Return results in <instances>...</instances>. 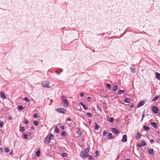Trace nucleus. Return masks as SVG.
I'll return each mask as SVG.
<instances>
[{
    "label": "nucleus",
    "mask_w": 160,
    "mask_h": 160,
    "mask_svg": "<svg viewBox=\"0 0 160 160\" xmlns=\"http://www.w3.org/2000/svg\"><path fill=\"white\" fill-rule=\"evenodd\" d=\"M3 125V122H0V127H2Z\"/></svg>",
    "instance_id": "44"
},
{
    "label": "nucleus",
    "mask_w": 160,
    "mask_h": 160,
    "mask_svg": "<svg viewBox=\"0 0 160 160\" xmlns=\"http://www.w3.org/2000/svg\"><path fill=\"white\" fill-rule=\"evenodd\" d=\"M124 92V90H119L117 92V94H121L123 93Z\"/></svg>",
    "instance_id": "24"
},
{
    "label": "nucleus",
    "mask_w": 160,
    "mask_h": 160,
    "mask_svg": "<svg viewBox=\"0 0 160 160\" xmlns=\"http://www.w3.org/2000/svg\"><path fill=\"white\" fill-rule=\"evenodd\" d=\"M104 97L105 98H107L108 97V95H106V96H104Z\"/></svg>",
    "instance_id": "55"
},
{
    "label": "nucleus",
    "mask_w": 160,
    "mask_h": 160,
    "mask_svg": "<svg viewBox=\"0 0 160 160\" xmlns=\"http://www.w3.org/2000/svg\"><path fill=\"white\" fill-rule=\"evenodd\" d=\"M23 136L25 139H27L28 138V135L27 134H24L23 135Z\"/></svg>",
    "instance_id": "35"
},
{
    "label": "nucleus",
    "mask_w": 160,
    "mask_h": 160,
    "mask_svg": "<svg viewBox=\"0 0 160 160\" xmlns=\"http://www.w3.org/2000/svg\"><path fill=\"white\" fill-rule=\"evenodd\" d=\"M155 75H156V77L158 79L160 80V74L158 72H156L155 73Z\"/></svg>",
    "instance_id": "18"
},
{
    "label": "nucleus",
    "mask_w": 160,
    "mask_h": 160,
    "mask_svg": "<svg viewBox=\"0 0 160 160\" xmlns=\"http://www.w3.org/2000/svg\"><path fill=\"white\" fill-rule=\"evenodd\" d=\"M94 124L95 125V129L96 130H98L99 128H100L99 126L97 124V123L96 122L94 123Z\"/></svg>",
    "instance_id": "22"
},
{
    "label": "nucleus",
    "mask_w": 160,
    "mask_h": 160,
    "mask_svg": "<svg viewBox=\"0 0 160 160\" xmlns=\"http://www.w3.org/2000/svg\"><path fill=\"white\" fill-rule=\"evenodd\" d=\"M61 72H62L63 71V70L62 69H60V70Z\"/></svg>",
    "instance_id": "56"
},
{
    "label": "nucleus",
    "mask_w": 160,
    "mask_h": 160,
    "mask_svg": "<svg viewBox=\"0 0 160 160\" xmlns=\"http://www.w3.org/2000/svg\"><path fill=\"white\" fill-rule=\"evenodd\" d=\"M62 136H65L67 135V132L65 131H62L61 133Z\"/></svg>",
    "instance_id": "33"
},
{
    "label": "nucleus",
    "mask_w": 160,
    "mask_h": 160,
    "mask_svg": "<svg viewBox=\"0 0 160 160\" xmlns=\"http://www.w3.org/2000/svg\"><path fill=\"white\" fill-rule=\"evenodd\" d=\"M152 111L155 113H158L159 109L156 106H153L152 108Z\"/></svg>",
    "instance_id": "8"
},
{
    "label": "nucleus",
    "mask_w": 160,
    "mask_h": 160,
    "mask_svg": "<svg viewBox=\"0 0 160 160\" xmlns=\"http://www.w3.org/2000/svg\"><path fill=\"white\" fill-rule=\"evenodd\" d=\"M112 131L113 133L118 134L119 133V131L115 128H112Z\"/></svg>",
    "instance_id": "7"
},
{
    "label": "nucleus",
    "mask_w": 160,
    "mask_h": 160,
    "mask_svg": "<svg viewBox=\"0 0 160 160\" xmlns=\"http://www.w3.org/2000/svg\"><path fill=\"white\" fill-rule=\"evenodd\" d=\"M67 153L64 152L62 153L61 156H62L63 157H66L67 156Z\"/></svg>",
    "instance_id": "37"
},
{
    "label": "nucleus",
    "mask_w": 160,
    "mask_h": 160,
    "mask_svg": "<svg viewBox=\"0 0 160 160\" xmlns=\"http://www.w3.org/2000/svg\"><path fill=\"white\" fill-rule=\"evenodd\" d=\"M0 96L1 98L3 99L7 98V97L5 95V93L3 91H1L0 92Z\"/></svg>",
    "instance_id": "6"
},
{
    "label": "nucleus",
    "mask_w": 160,
    "mask_h": 160,
    "mask_svg": "<svg viewBox=\"0 0 160 160\" xmlns=\"http://www.w3.org/2000/svg\"><path fill=\"white\" fill-rule=\"evenodd\" d=\"M106 87H107V88H108L109 90H111L112 87H111V85L110 84L107 83L106 84Z\"/></svg>",
    "instance_id": "23"
},
{
    "label": "nucleus",
    "mask_w": 160,
    "mask_h": 160,
    "mask_svg": "<svg viewBox=\"0 0 160 160\" xmlns=\"http://www.w3.org/2000/svg\"><path fill=\"white\" fill-rule=\"evenodd\" d=\"M59 130L58 128V127L57 126H56L55 127V131L57 133H58L59 132Z\"/></svg>",
    "instance_id": "26"
},
{
    "label": "nucleus",
    "mask_w": 160,
    "mask_h": 160,
    "mask_svg": "<svg viewBox=\"0 0 160 160\" xmlns=\"http://www.w3.org/2000/svg\"><path fill=\"white\" fill-rule=\"evenodd\" d=\"M148 152L151 155H153L154 154V152L153 150L152 149L148 148Z\"/></svg>",
    "instance_id": "11"
},
{
    "label": "nucleus",
    "mask_w": 160,
    "mask_h": 160,
    "mask_svg": "<svg viewBox=\"0 0 160 160\" xmlns=\"http://www.w3.org/2000/svg\"><path fill=\"white\" fill-rule=\"evenodd\" d=\"M107 134V131H104L103 133V135L104 136H106V135Z\"/></svg>",
    "instance_id": "43"
},
{
    "label": "nucleus",
    "mask_w": 160,
    "mask_h": 160,
    "mask_svg": "<svg viewBox=\"0 0 160 160\" xmlns=\"http://www.w3.org/2000/svg\"><path fill=\"white\" fill-rule=\"evenodd\" d=\"M144 129L146 131L149 130L150 129L149 128L146 126H145L144 127Z\"/></svg>",
    "instance_id": "30"
},
{
    "label": "nucleus",
    "mask_w": 160,
    "mask_h": 160,
    "mask_svg": "<svg viewBox=\"0 0 160 160\" xmlns=\"http://www.w3.org/2000/svg\"><path fill=\"white\" fill-rule=\"evenodd\" d=\"M131 72L132 73H135V69L134 68L131 67L130 68Z\"/></svg>",
    "instance_id": "21"
},
{
    "label": "nucleus",
    "mask_w": 160,
    "mask_h": 160,
    "mask_svg": "<svg viewBox=\"0 0 160 160\" xmlns=\"http://www.w3.org/2000/svg\"><path fill=\"white\" fill-rule=\"evenodd\" d=\"M88 154H86L85 153V152L83 151V150H82L80 153V157L83 158H86L87 157V155H88Z\"/></svg>",
    "instance_id": "5"
},
{
    "label": "nucleus",
    "mask_w": 160,
    "mask_h": 160,
    "mask_svg": "<svg viewBox=\"0 0 160 160\" xmlns=\"http://www.w3.org/2000/svg\"><path fill=\"white\" fill-rule=\"evenodd\" d=\"M144 117H145L144 114H143L142 115V119L141 120L142 121L143 120V118Z\"/></svg>",
    "instance_id": "49"
},
{
    "label": "nucleus",
    "mask_w": 160,
    "mask_h": 160,
    "mask_svg": "<svg viewBox=\"0 0 160 160\" xmlns=\"http://www.w3.org/2000/svg\"><path fill=\"white\" fill-rule=\"evenodd\" d=\"M125 102L129 103L130 101V99L129 98H125L124 100Z\"/></svg>",
    "instance_id": "25"
},
{
    "label": "nucleus",
    "mask_w": 160,
    "mask_h": 160,
    "mask_svg": "<svg viewBox=\"0 0 160 160\" xmlns=\"http://www.w3.org/2000/svg\"><path fill=\"white\" fill-rule=\"evenodd\" d=\"M67 121H71V119L70 118H68L67 119Z\"/></svg>",
    "instance_id": "53"
},
{
    "label": "nucleus",
    "mask_w": 160,
    "mask_h": 160,
    "mask_svg": "<svg viewBox=\"0 0 160 160\" xmlns=\"http://www.w3.org/2000/svg\"><path fill=\"white\" fill-rule=\"evenodd\" d=\"M107 136L110 139H111L113 138L112 134L111 133H109Z\"/></svg>",
    "instance_id": "16"
},
{
    "label": "nucleus",
    "mask_w": 160,
    "mask_h": 160,
    "mask_svg": "<svg viewBox=\"0 0 160 160\" xmlns=\"http://www.w3.org/2000/svg\"><path fill=\"white\" fill-rule=\"evenodd\" d=\"M97 107L98 109L99 107L98 105H97Z\"/></svg>",
    "instance_id": "60"
},
{
    "label": "nucleus",
    "mask_w": 160,
    "mask_h": 160,
    "mask_svg": "<svg viewBox=\"0 0 160 160\" xmlns=\"http://www.w3.org/2000/svg\"><path fill=\"white\" fill-rule=\"evenodd\" d=\"M33 123L35 126H37L38 125L39 122L38 121H35L33 122Z\"/></svg>",
    "instance_id": "32"
},
{
    "label": "nucleus",
    "mask_w": 160,
    "mask_h": 160,
    "mask_svg": "<svg viewBox=\"0 0 160 160\" xmlns=\"http://www.w3.org/2000/svg\"><path fill=\"white\" fill-rule=\"evenodd\" d=\"M0 152L1 153H2L3 152L2 148H0Z\"/></svg>",
    "instance_id": "51"
},
{
    "label": "nucleus",
    "mask_w": 160,
    "mask_h": 160,
    "mask_svg": "<svg viewBox=\"0 0 160 160\" xmlns=\"http://www.w3.org/2000/svg\"><path fill=\"white\" fill-rule=\"evenodd\" d=\"M118 87L117 85H115L113 86L112 87V90L114 91H116L117 90Z\"/></svg>",
    "instance_id": "20"
},
{
    "label": "nucleus",
    "mask_w": 160,
    "mask_h": 160,
    "mask_svg": "<svg viewBox=\"0 0 160 160\" xmlns=\"http://www.w3.org/2000/svg\"><path fill=\"white\" fill-rule=\"evenodd\" d=\"M4 151L5 152L7 153L9 152V149L8 148H5Z\"/></svg>",
    "instance_id": "31"
},
{
    "label": "nucleus",
    "mask_w": 160,
    "mask_h": 160,
    "mask_svg": "<svg viewBox=\"0 0 160 160\" xmlns=\"http://www.w3.org/2000/svg\"><path fill=\"white\" fill-rule=\"evenodd\" d=\"M91 98L90 97H88V98H87V99H91Z\"/></svg>",
    "instance_id": "59"
},
{
    "label": "nucleus",
    "mask_w": 160,
    "mask_h": 160,
    "mask_svg": "<svg viewBox=\"0 0 160 160\" xmlns=\"http://www.w3.org/2000/svg\"><path fill=\"white\" fill-rule=\"evenodd\" d=\"M145 103V101H142L139 102L138 104L137 107L138 108L139 107L141 106H143Z\"/></svg>",
    "instance_id": "10"
},
{
    "label": "nucleus",
    "mask_w": 160,
    "mask_h": 160,
    "mask_svg": "<svg viewBox=\"0 0 160 160\" xmlns=\"http://www.w3.org/2000/svg\"><path fill=\"white\" fill-rule=\"evenodd\" d=\"M90 150V148L88 147L86 149H84L83 151H84L85 153L88 154Z\"/></svg>",
    "instance_id": "17"
},
{
    "label": "nucleus",
    "mask_w": 160,
    "mask_h": 160,
    "mask_svg": "<svg viewBox=\"0 0 160 160\" xmlns=\"http://www.w3.org/2000/svg\"><path fill=\"white\" fill-rule=\"evenodd\" d=\"M28 134H29V135H30L32 134V133L31 132H29Z\"/></svg>",
    "instance_id": "58"
},
{
    "label": "nucleus",
    "mask_w": 160,
    "mask_h": 160,
    "mask_svg": "<svg viewBox=\"0 0 160 160\" xmlns=\"http://www.w3.org/2000/svg\"><path fill=\"white\" fill-rule=\"evenodd\" d=\"M87 157L89 160H94V159L89 154L87 155V157Z\"/></svg>",
    "instance_id": "19"
},
{
    "label": "nucleus",
    "mask_w": 160,
    "mask_h": 160,
    "mask_svg": "<svg viewBox=\"0 0 160 160\" xmlns=\"http://www.w3.org/2000/svg\"><path fill=\"white\" fill-rule=\"evenodd\" d=\"M23 99L24 100L26 101V102H30V100L27 97H25V98H23Z\"/></svg>",
    "instance_id": "28"
},
{
    "label": "nucleus",
    "mask_w": 160,
    "mask_h": 160,
    "mask_svg": "<svg viewBox=\"0 0 160 160\" xmlns=\"http://www.w3.org/2000/svg\"><path fill=\"white\" fill-rule=\"evenodd\" d=\"M18 109L20 110H22L23 109V108L22 106L20 105L18 107Z\"/></svg>",
    "instance_id": "34"
},
{
    "label": "nucleus",
    "mask_w": 160,
    "mask_h": 160,
    "mask_svg": "<svg viewBox=\"0 0 160 160\" xmlns=\"http://www.w3.org/2000/svg\"><path fill=\"white\" fill-rule=\"evenodd\" d=\"M114 121V118H110L109 119V121L110 122H112Z\"/></svg>",
    "instance_id": "36"
},
{
    "label": "nucleus",
    "mask_w": 160,
    "mask_h": 160,
    "mask_svg": "<svg viewBox=\"0 0 160 160\" xmlns=\"http://www.w3.org/2000/svg\"><path fill=\"white\" fill-rule=\"evenodd\" d=\"M137 146L139 147V148H141V147H142V144H141V143H138L137 144Z\"/></svg>",
    "instance_id": "39"
},
{
    "label": "nucleus",
    "mask_w": 160,
    "mask_h": 160,
    "mask_svg": "<svg viewBox=\"0 0 160 160\" xmlns=\"http://www.w3.org/2000/svg\"><path fill=\"white\" fill-rule=\"evenodd\" d=\"M84 95V94L82 92H81V93H80V96L81 97H82Z\"/></svg>",
    "instance_id": "45"
},
{
    "label": "nucleus",
    "mask_w": 160,
    "mask_h": 160,
    "mask_svg": "<svg viewBox=\"0 0 160 160\" xmlns=\"http://www.w3.org/2000/svg\"><path fill=\"white\" fill-rule=\"evenodd\" d=\"M49 136L46 137L44 139L43 142L45 144L48 145L50 142L51 140L53 139L55 136L52 134H50Z\"/></svg>",
    "instance_id": "1"
},
{
    "label": "nucleus",
    "mask_w": 160,
    "mask_h": 160,
    "mask_svg": "<svg viewBox=\"0 0 160 160\" xmlns=\"http://www.w3.org/2000/svg\"><path fill=\"white\" fill-rule=\"evenodd\" d=\"M61 99L63 102V105L64 107L67 108L68 106V99L66 97L64 96H62Z\"/></svg>",
    "instance_id": "2"
},
{
    "label": "nucleus",
    "mask_w": 160,
    "mask_h": 160,
    "mask_svg": "<svg viewBox=\"0 0 160 160\" xmlns=\"http://www.w3.org/2000/svg\"><path fill=\"white\" fill-rule=\"evenodd\" d=\"M21 129L23 131H24L25 130L24 127H21Z\"/></svg>",
    "instance_id": "47"
},
{
    "label": "nucleus",
    "mask_w": 160,
    "mask_h": 160,
    "mask_svg": "<svg viewBox=\"0 0 160 160\" xmlns=\"http://www.w3.org/2000/svg\"><path fill=\"white\" fill-rule=\"evenodd\" d=\"M24 123L25 124H28V122L27 120H25Z\"/></svg>",
    "instance_id": "46"
},
{
    "label": "nucleus",
    "mask_w": 160,
    "mask_h": 160,
    "mask_svg": "<svg viewBox=\"0 0 160 160\" xmlns=\"http://www.w3.org/2000/svg\"><path fill=\"white\" fill-rule=\"evenodd\" d=\"M38 115L37 113H35L33 115V117L35 118H36L38 117Z\"/></svg>",
    "instance_id": "40"
},
{
    "label": "nucleus",
    "mask_w": 160,
    "mask_h": 160,
    "mask_svg": "<svg viewBox=\"0 0 160 160\" xmlns=\"http://www.w3.org/2000/svg\"><path fill=\"white\" fill-rule=\"evenodd\" d=\"M8 118L9 120H11L12 119V118L11 117H9Z\"/></svg>",
    "instance_id": "52"
},
{
    "label": "nucleus",
    "mask_w": 160,
    "mask_h": 160,
    "mask_svg": "<svg viewBox=\"0 0 160 160\" xmlns=\"http://www.w3.org/2000/svg\"><path fill=\"white\" fill-rule=\"evenodd\" d=\"M56 73L57 74H58L60 73V72H57Z\"/></svg>",
    "instance_id": "57"
},
{
    "label": "nucleus",
    "mask_w": 160,
    "mask_h": 160,
    "mask_svg": "<svg viewBox=\"0 0 160 160\" xmlns=\"http://www.w3.org/2000/svg\"><path fill=\"white\" fill-rule=\"evenodd\" d=\"M91 122V121H90L89 122V124H90Z\"/></svg>",
    "instance_id": "61"
},
{
    "label": "nucleus",
    "mask_w": 160,
    "mask_h": 160,
    "mask_svg": "<svg viewBox=\"0 0 160 160\" xmlns=\"http://www.w3.org/2000/svg\"><path fill=\"white\" fill-rule=\"evenodd\" d=\"M61 128L63 130H64L65 129V127L64 126H61Z\"/></svg>",
    "instance_id": "48"
},
{
    "label": "nucleus",
    "mask_w": 160,
    "mask_h": 160,
    "mask_svg": "<svg viewBox=\"0 0 160 160\" xmlns=\"http://www.w3.org/2000/svg\"><path fill=\"white\" fill-rule=\"evenodd\" d=\"M76 133L78 134L79 136H81L82 135V133L81 131L79 130V129L78 131H77Z\"/></svg>",
    "instance_id": "29"
},
{
    "label": "nucleus",
    "mask_w": 160,
    "mask_h": 160,
    "mask_svg": "<svg viewBox=\"0 0 160 160\" xmlns=\"http://www.w3.org/2000/svg\"><path fill=\"white\" fill-rule=\"evenodd\" d=\"M36 155L37 157H39L40 154V152L39 150H38L36 152Z\"/></svg>",
    "instance_id": "27"
},
{
    "label": "nucleus",
    "mask_w": 160,
    "mask_h": 160,
    "mask_svg": "<svg viewBox=\"0 0 160 160\" xmlns=\"http://www.w3.org/2000/svg\"><path fill=\"white\" fill-rule=\"evenodd\" d=\"M51 102H52V99L51 100Z\"/></svg>",
    "instance_id": "64"
},
{
    "label": "nucleus",
    "mask_w": 160,
    "mask_h": 160,
    "mask_svg": "<svg viewBox=\"0 0 160 160\" xmlns=\"http://www.w3.org/2000/svg\"><path fill=\"white\" fill-rule=\"evenodd\" d=\"M126 160H131L130 159H126Z\"/></svg>",
    "instance_id": "62"
},
{
    "label": "nucleus",
    "mask_w": 160,
    "mask_h": 160,
    "mask_svg": "<svg viewBox=\"0 0 160 160\" xmlns=\"http://www.w3.org/2000/svg\"><path fill=\"white\" fill-rule=\"evenodd\" d=\"M159 98H160V95H157L153 99L151 102L155 101L157 100Z\"/></svg>",
    "instance_id": "15"
},
{
    "label": "nucleus",
    "mask_w": 160,
    "mask_h": 160,
    "mask_svg": "<svg viewBox=\"0 0 160 160\" xmlns=\"http://www.w3.org/2000/svg\"><path fill=\"white\" fill-rule=\"evenodd\" d=\"M31 128L32 129V130H34L35 129V128L34 127H32Z\"/></svg>",
    "instance_id": "54"
},
{
    "label": "nucleus",
    "mask_w": 160,
    "mask_h": 160,
    "mask_svg": "<svg viewBox=\"0 0 160 160\" xmlns=\"http://www.w3.org/2000/svg\"><path fill=\"white\" fill-rule=\"evenodd\" d=\"M150 141L151 143H153L154 142V140L153 139H151L150 140Z\"/></svg>",
    "instance_id": "50"
},
{
    "label": "nucleus",
    "mask_w": 160,
    "mask_h": 160,
    "mask_svg": "<svg viewBox=\"0 0 160 160\" xmlns=\"http://www.w3.org/2000/svg\"><path fill=\"white\" fill-rule=\"evenodd\" d=\"M127 141V137L126 135H124L122 136V138L121 139V141L122 142H126Z\"/></svg>",
    "instance_id": "9"
},
{
    "label": "nucleus",
    "mask_w": 160,
    "mask_h": 160,
    "mask_svg": "<svg viewBox=\"0 0 160 160\" xmlns=\"http://www.w3.org/2000/svg\"><path fill=\"white\" fill-rule=\"evenodd\" d=\"M80 104L83 107V108L85 110H87L88 109V108L87 106H86L82 102H80Z\"/></svg>",
    "instance_id": "14"
},
{
    "label": "nucleus",
    "mask_w": 160,
    "mask_h": 160,
    "mask_svg": "<svg viewBox=\"0 0 160 160\" xmlns=\"http://www.w3.org/2000/svg\"><path fill=\"white\" fill-rule=\"evenodd\" d=\"M10 154H12V152H11L10 153Z\"/></svg>",
    "instance_id": "63"
},
{
    "label": "nucleus",
    "mask_w": 160,
    "mask_h": 160,
    "mask_svg": "<svg viewBox=\"0 0 160 160\" xmlns=\"http://www.w3.org/2000/svg\"><path fill=\"white\" fill-rule=\"evenodd\" d=\"M50 82L48 81H45L42 82V84L43 87L49 88L51 87L49 86Z\"/></svg>",
    "instance_id": "3"
},
{
    "label": "nucleus",
    "mask_w": 160,
    "mask_h": 160,
    "mask_svg": "<svg viewBox=\"0 0 160 160\" xmlns=\"http://www.w3.org/2000/svg\"><path fill=\"white\" fill-rule=\"evenodd\" d=\"M142 145V146H145L146 145V143L144 141H143L141 142V143Z\"/></svg>",
    "instance_id": "38"
},
{
    "label": "nucleus",
    "mask_w": 160,
    "mask_h": 160,
    "mask_svg": "<svg viewBox=\"0 0 160 160\" xmlns=\"http://www.w3.org/2000/svg\"><path fill=\"white\" fill-rule=\"evenodd\" d=\"M151 124L153 127L156 128L158 127V124L156 122H153L151 123Z\"/></svg>",
    "instance_id": "13"
},
{
    "label": "nucleus",
    "mask_w": 160,
    "mask_h": 160,
    "mask_svg": "<svg viewBox=\"0 0 160 160\" xmlns=\"http://www.w3.org/2000/svg\"><path fill=\"white\" fill-rule=\"evenodd\" d=\"M98 150H96L95 151V154H96V157H97L98 156Z\"/></svg>",
    "instance_id": "42"
},
{
    "label": "nucleus",
    "mask_w": 160,
    "mask_h": 160,
    "mask_svg": "<svg viewBox=\"0 0 160 160\" xmlns=\"http://www.w3.org/2000/svg\"><path fill=\"white\" fill-rule=\"evenodd\" d=\"M141 134L139 132H138L135 135V138L136 139H138L141 137Z\"/></svg>",
    "instance_id": "12"
},
{
    "label": "nucleus",
    "mask_w": 160,
    "mask_h": 160,
    "mask_svg": "<svg viewBox=\"0 0 160 160\" xmlns=\"http://www.w3.org/2000/svg\"><path fill=\"white\" fill-rule=\"evenodd\" d=\"M87 115L89 117H90L92 116V114L91 113L88 112L87 113Z\"/></svg>",
    "instance_id": "41"
},
{
    "label": "nucleus",
    "mask_w": 160,
    "mask_h": 160,
    "mask_svg": "<svg viewBox=\"0 0 160 160\" xmlns=\"http://www.w3.org/2000/svg\"><path fill=\"white\" fill-rule=\"evenodd\" d=\"M56 111L59 113H65L66 112V110L65 109L63 108H56Z\"/></svg>",
    "instance_id": "4"
}]
</instances>
